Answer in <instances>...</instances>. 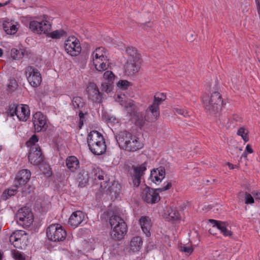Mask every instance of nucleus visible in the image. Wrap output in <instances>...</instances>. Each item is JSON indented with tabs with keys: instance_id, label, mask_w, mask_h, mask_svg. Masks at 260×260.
<instances>
[{
	"instance_id": "obj_60",
	"label": "nucleus",
	"mask_w": 260,
	"mask_h": 260,
	"mask_svg": "<svg viewBox=\"0 0 260 260\" xmlns=\"http://www.w3.org/2000/svg\"><path fill=\"white\" fill-rule=\"evenodd\" d=\"M10 86H11L10 84H9L8 85V90L10 91H12L14 90L13 89H10Z\"/></svg>"
},
{
	"instance_id": "obj_14",
	"label": "nucleus",
	"mask_w": 260,
	"mask_h": 260,
	"mask_svg": "<svg viewBox=\"0 0 260 260\" xmlns=\"http://www.w3.org/2000/svg\"><path fill=\"white\" fill-rule=\"evenodd\" d=\"M29 161L34 165H38L43 160L40 147L38 145L31 146L28 155Z\"/></svg>"
},
{
	"instance_id": "obj_12",
	"label": "nucleus",
	"mask_w": 260,
	"mask_h": 260,
	"mask_svg": "<svg viewBox=\"0 0 260 260\" xmlns=\"http://www.w3.org/2000/svg\"><path fill=\"white\" fill-rule=\"evenodd\" d=\"M32 122L36 132H44L47 128L46 117L40 112L33 115Z\"/></svg>"
},
{
	"instance_id": "obj_37",
	"label": "nucleus",
	"mask_w": 260,
	"mask_h": 260,
	"mask_svg": "<svg viewBox=\"0 0 260 260\" xmlns=\"http://www.w3.org/2000/svg\"><path fill=\"white\" fill-rule=\"evenodd\" d=\"M169 217L174 220H177L180 217V214L178 210L175 208H170L168 211Z\"/></svg>"
},
{
	"instance_id": "obj_10",
	"label": "nucleus",
	"mask_w": 260,
	"mask_h": 260,
	"mask_svg": "<svg viewBox=\"0 0 260 260\" xmlns=\"http://www.w3.org/2000/svg\"><path fill=\"white\" fill-rule=\"evenodd\" d=\"M64 49L67 53L72 56H77L81 51L80 42L74 37H69L65 41Z\"/></svg>"
},
{
	"instance_id": "obj_57",
	"label": "nucleus",
	"mask_w": 260,
	"mask_h": 260,
	"mask_svg": "<svg viewBox=\"0 0 260 260\" xmlns=\"http://www.w3.org/2000/svg\"><path fill=\"white\" fill-rule=\"evenodd\" d=\"M227 165L228 166L230 169H234L235 167H236V166H234L230 162H228Z\"/></svg>"
},
{
	"instance_id": "obj_29",
	"label": "nucleus",
	"mask_w": 260,
	"mask_h": 260,
	"mask_svg": "<svg viewBox=\"0 0 260 260\" xmlns=\"http://www.w3.org/2000/svg\"><path fill=\"white\" fill-rule=\"evenodd\" d=\"M3 29L8 35L15 34L18 30L17 24L12 22L4 21L3 23Z\"/></svg>"
},
{
	"instance_id": "obj_11",
	"label": "nucleus",
	"mask_w": 260,
	"mask_h": 260,
	"mask_svg": "<svg viewBox=\"0 0 260 260\" xmlns=\"http://www.w3.org/2000/svg\"><path fill=\"white\" fill-rule=\"evenodd\" d=\"M29 28L35 33L38 34L48 33L51 29V24L47 20L41 21H31L29 23Z\"/></svg>"
},
{
	"instance_id": "obj_39",
	"label": "nucleus",
	"mask_w": 260,
	"mask_h": 260,
	"mask_svg": "<svg viewBox=\"0 0 260 260\" xmlns=\"http://www.w3.org/2000/svg\"><path fill=\"white\" fill-rule=\"evenodd\" d=\"M12 255L15 260H25L24 254L19 251L14 250L12 252Z\"/></svg>"
},
{
	"instance_id": "obj_21",
	"label": "nucleus",
	"mask_w": 260,
	"mask_h": 260,
	"mask_svg": "<svg viewBox=\"0 0 260 260\" xmlns=\"http://www.w3.org/2000/svg\"><path fill=\"white\" fill-rule=\"evenodd\" d=\"M16 116L20 121H26L30 116V110L27 105H19Z\"/></svg>"
},
{
	"instance_id": "obj_38",
	"label": "nucleus",
	"mask_w": 260,
	"mask_h": 260,
	"mask_svg": "<svg viewBox=\"0 0 260 260\" xmlns=\"http://www.w3.org/2000/svg\"><path fill=\"white\" fill-rule=\"evenodd\" d=\"M101 90L102 91H105L107 93L110 92L112 90V83L108 82L102 83L101 85Z\"/></svg>"
},
{
	"instance_id": "obj_33",
	"label": "nucleus",
	"mask_w": 260,
	"mask_h": 260,
	"mask_svg": "<svg viewBox=\"0 0 260 260\" xmlns=\"http://www.w3.org/2000/svg\"><path fill=\"white\" fill-rule=\"evenodd\" d=\"M104 48L100 47L96 48L95 51L93 52V61L95 60L96 63H98V59L104 58V61H107L106 57H105L103 54Z\"/></svg>"
},
{
	"instance_id": "obj_42",
	"label": "nucleus",
	"mask_w": 260,
	"mask_h": 260,
	"mask_svg": "<svg viewBox=\"0 0 260 260\" xmlns=\"http://www.w3.org/2000/svg\"><path fill=\"white\" fill-rule=\"evenodd\" d=\"M103 77L105 79L108 80L107 82L112 83L114 75L111 71H107L104 73Z\"/></svg>"
},
{
	"instance_id": "obj_20",
	"label": "nucleus",
	"mask_w": 260,
	"mask_h": 260,
	"mask_svg": "<svg viewBox=\"0 0 260 260\" xmlns=\"http://www.w3.org/2000/svg\"><path fill=\"white\" fill-rule=\"evenodd\" d=\"M140 60L139 62L127 60L125 66V73L128 76L134 75L139 72L140 66Z\"/></svg>"
},
{
	"instance_id": "obj_5",
	"label": "nucleus",
	"mask_w": 260,
	"mask_h": 260,
	"mask_svg": "<svg viewBox=\"0 0 260 260\" xmlns=\"http://www.w3.org/2000/svg\"><path fill=\"white\" fill-rule=\"evenodd\" d=\"M172 183L168 182L167 185L162 188L153 189L147 186H145L142 190L141 197L143 200L148 204H154L160 200L159 192H161L169 189L172 187Z\"/></svg>"
},
{
	"instance_id": "obj_44",
	"label": "nucleus",
	"mask_w": 260,
	"mask_h": 260,
	"mask_svg": "<svg viewBox=\"0 0 260 260\" xmlns=\"http://www.w3.org/2000/svg\"><path fill=\"white\" fill-rule=\"evenodd\" d=\"M150 178L152 181L156 184L160 182L163 179H160V178L157 176V173H156V172L153 171H151V172Z\"/></svg>"
},
{
	"instance_id": "obj_30",
	"label": "nucleus",
	"mask_w": 260,
	"mask_h": 260,
	"mask_svg": "<svg viewBox=\"0 0 260 260\" xmlns=\"http://www.w3.org/2000/svg\"><path fill=\"white\" fill-rule=\"evenodd\" d=\"M143 244V241L140 237L133 238L130 243V249L134 252L140 250Z\"/></svg>"
},
{
	"instance_id": "obj_25",
	"label": "nucleus",
	"mask_w": 260,
	"mask_h": 260,
	"mask_svg": "<svg viewBox=\"0 0 260 260\" xmlns=\"http://www.w3.org/2000/svg\"><path fill=\"white\" fill-rule=\"evenodd\" d=\"M66 166L72 172H74L79 168V161L75 156H68L66 160Z\"/></svg>"
},
{
	"instance_id": "obj_34",
	"label": "nucleus",
	"mask_w": 260,
	"mask_h": 260,
	"mask_svg": "<svg viewBox=\"0 0 260 260\" xmlns=\"http://www.w3.org/2000/svg\"><path fill=\"white\" fill-rule=\"evenodd\" d=\"M19 187H16L15 185V183H14V185L13 188H9L8 190H6L3 193L2 196V198L4 200H7L9 198L14 196L17 191V188Z\"/></svg>"
},
{
	"instance_id": "obj_3",
	"label": "nucleus",
	"mask_w": 260,
	"mask_h": 260,
	"mask_svg": "<svg viewBox=\"0 0 260 260\" xmlns=\"http://www.w3.org/2000/svg\"><path fill=\"white\" fill-rule=\"evenodd\" d=\"M87 143L90 151L94 155H101L106 150V145L103 135L96 131L90 132L87 137Z\"/></svg>"
},
{
	"instance_id": "obj_23",
	"label": "nucleus",
	"mask_w": 260,
	"mask_h": 260,
	"mask_svg": "<svg viewBox=\"0 0 260 260\" xmlns=\"http://www.w3.org/2000/svg\"><path fill=\"white\" fill-rule=\"evenodd\" d=\"M210 222L213 224V228L216 227L225 236H231L232 232L226 229V223L214 219H209Z\"/></svg>"
},
{
	"instance_id": "obj_13",
	"label": "nucleus",
	"mask_w": 260,
	"mask_h": 260,
	"mask_svg": "<svg viewBox=\"0 0 260 260\" xmlns=\"http://www.w3.org/2000/svg\"><path fill=\"white\" fill-rule=\"evenodd\" d=\"M147 162H144L141 165L133 166V171L130 172L134 186L138 187L141 183V177L144 175L146 170Z\"/></svg>"
},
{
	"instance_id": "obj_26",
	"label": "nucleus",
	"mask_w": 260,
	"mask_h": 260,
	"mask_svg": "<svg viewBox=\"0 0 260 260\" xmlns=\"http://www.w3.org/2000/svg\"><path fill=\"white\" fill-rule=\"evenodd\" d=\"M90 179L92 180H102L104 179L103 172L99 168H94L92 166L88 168Z\"/></svg>"
},
{
	"instance_id": "obj_47",
	"label": "nucleus",
	"mask_w": 260,
	"mask_h": 260,
	"mask_svg": "<svg viewBox=\"0 0 260 260\" xmlns=\"http://www.w3.org/2000/svg\"><path fill=\"white\" fill-rule=\"evenodd\" d=\"M38 141V138L37 136L35 135H32L29 139V140L26 142V144L28 146L36 145L35 143Z\"/></svg>"
},
{
	"instance_id": "obj_55",
	"label": "nucleus",
	"mask_w": 260,
	"mask_h": 260,
	"mask_svg": "<svg viewBox=\"0 0 260 260\" xmlns=\"http://www.w3.org/2000/svg\"><path fill=\"white\" fill-rule=\"evenodd\" d=\"M114 185H113L112 186L109 187V191L111 193H112L113 192H114V194L115 195L116 194L118 193V189H114Z\"/></svg>"
},
{
	"instance_id": "obj_45",
	"label": "nucleus",
	"mask_w": 260,
	"mask_h": 260,
	"mask_svg": "<svg viewBox=\"0 0 260 260\" xmlns=\"http://www.w3.org/2000/svg\"><path fill=\"white\" fill-rule=\"evenodd\" d=\"M180 251L190 254L193 251V248L190 246H186L185 245H181L179 247Z\"/></svg>"
},
{
	"instance_id": "obj_56",
	"label": "nucleus",
	"mask_w": 260,
	"mask_h": 260,
	"mask_svg": "<svg viewBox=\"0 0 260 260\" xmlns=\"http://www.w3.org/2000/svg\"><path fill=\"white\" fill-rule=\"evenodd\" d=\"M245 151L248 153H253V151L251 147V146L249 144H247L246 147V150Z\"/></svg>"
},
{
	"instance_id": "obj_58",
	"label": "nucleus",
	"mask_w": 260,
	"mask_h": 260,
	"mask_svg": "<svg viewBox=\"0 0 260 260\" xmlns=\"http://www.w3.org/2000/svg\"><path fill=\"white\" fill-rule=\"evenodd\" d=\"M83 124V119L80 120L79 121V127L81 128L82 125Z\"/></svg>"
},
{
	"instance_id": "obj_59",
	"label": "nucleus",
	"mask_w": 260,
	"mask_h": 260,
	"mask_svg": "<svg viewBox=\"0 0 260 260\" xmlns=\"http://www.w3.org/2000/svg\"><path fill=\"white\" fill-rule=\"evenodd\" d=\"M247 152H246L245 151V152L242 154L241 157V158L242 157H247Z\"/></svg>"
},
{
	"instance_id": "obj_49",
	"label": "nucleus",
	"mask_w": 260,
	"mask_h": 260,
	"mask_svg": "<svg viewBox=\"0 0 260 260\" xmlns=\"http://www.w3.org/2000/svg\"><path fill=\"white\" fill-rule=\"evenodd\" d=\"M162 102H164L163 100H161V99H160L159 98L154 95V100L152 103L153 104L155 105H157L158 107H159V105L162 103Z\"/></svg>"
},
{
	"instance_id": "obj_63",
	"label": "nucleus",
	"mask_w": 260,
	"mask_h": 260,
	"mask_svg": "<svg viewBox=\"0 0 260 260\" xmlns=\"http://www.w3.org/2000/svg\"><path fill=\"white\" fill-rule=\"evenodd\" d=\"M209 232H210V234H214L213 233H212V229H210L209 230Z\"/></svg>"
},
{
	"instance_id": "obj_19",
	"label": "nucleus",
	"mask_w": 260,
	"mask_h": 260,
	"mask_svg": "<svg viewBox=\"0 0 260 260\" xmlns=\"http://www.w3.org/2000/svg\"><path fill=\"white\" fill-rule=\"evenodd\" d=\"M129 114L136 126L140 128L144 126L145 121H147L145 119V116H144L143 114L139 112L138 109L133 111H129Z\"/></svg>"
},
{
	"instance_id": "obj_4",
	"label": "nucleus",
	"mask_w": 260,
	"mask_h": 260,
	"mask_svg": "<svg viewBox=\"0 0 260 260\" xmlns=\"http://www.w3.org/2000/svg\"><path fill=\"white\" fill-rule=\"evenodd\" d=\"M202 103L206 112L210 114H215L221 109L223 101L219 92L214 91L211 95H204L202 99Z\"/></svg>"
},
{
	"instance_id": "obj_40",
	"label": "nucleus",
	"mask_w": 260,
	"mask_h": 260,
	"mask_svg": "<svg viewBox=\"0 0 260 260\" xmlns=\"http://www.w3.org/2000/svg\"><path fill=\"white\" fill-rule=\"evenodd\" d=\"M19 105L13 104L9 106L8 110V114L10 116L16 115L18 109Z\"/></svg>"
},
{
	"instance_id": "obj_46",
	"label": "nucleus",
	"mask_w": 260,
	"mask_h": 260,
	"mask_svg": "<svg viewBox=\"0 0 260 260\" xmlns=\"http://www.w3.org/2000/svg\"><path fill=\"white\" fill-rule=\"evenodd\" d=\"M20 50H17L15 48H13L11 51V55L14 59H20Z\"/></svg>"
},
{
	"instance_id": "obj_62",
	"label": "nucleus",
	"mask_w": 260,
	"mask_h": 260,
	"mask_svg": "<svg viewBox=\"0 0 260 260\" xmlns=\"http://www.w3.org/2000/svg\"><path fill=\"white\" fill-rule=\"evenodd\" d=\"M7 5V3H5V4H2V3H0V7H3V6H5V5Z\"/></svg>"
},
{
	"instance_id": "obj_7",
	"label": "nucleus",
	"mask_w": 260,
	"mask_h": 260,
	"mask_svg": "<svg viewBox=\"0 0 260 260\" xmlns=\"http://www.w3.org/2000/svg\"><path fill=\"white\" fill-rule=\"evenodd\" d=\"M28 236L23 230H16L13 232L9 237L10 242L18 249H22L27 246Z\"/></svg>"
},
{
	"instance_id": "obj_6",
	"label": "nucleus",
	"mask_w": 260,
	"mask_h": 260,
	"mask_svg": "<svg viewBox=\"0 0 260 260\" xmlns=\"http://www.w3.org/2000/svg\"><path fill=\"white\" fill-rule=\"evenodd\" d=\"M46 235L50 241L59 242L66 239L67 233L61 225L52 224L47 228Z\"/></svg>"
},
{
	"instance_id": "obj_52",
	"label": "nucleus",
	"mask_w": 260,
	"mask_h": 260,
	"mask_svg": "<svg viewBox=\"0 0 260 260\" xmlns=\"http://www.w3.org/2000/svg\"><path fill=\"white\" fill-rule=\"evenodd\" d=\"M19 52L20 55V58L24 56H28V52L25 49H20Z\"/></svg>"
},
{
	"instance_id": "obj_18",
	"label": "nucleus",
	"mask_w": 260,
	"mask_h": 260,
	"mask_svg": "<svg viewBox=\"0 0 260 260\" xmlns=\"http://www.w3.org/2000/svg\"><path fill=\"white\" fill-rule=\"evenodd\" d=\"M84 219V213L81 211H76L74 212L70 216L68 223L71 226L76 228L82 223Z\"/></svg>"
},
{
	"instance_id": "obj_2",
	"label": "nucleus",
	"mask_w": 260,
	"mask_h": 260,
	"mask_svg": "<svg viewBox=\"0 0 260 260\" xmlns=\"http://www.w3.org/2000/svg\"><path fill=\"white\" fill-rule=\"evenodd\" d=\"M111 226L110 237L114 240L119 241L124 238L127 230L124 220L119 216L113 215L109 218Z\"/></svg>"
},
{
	"instance_id": "obj_8",
	"label": "nucleus",
	"mask_w": 260,
	"mask_h": 260,
	"mask_svg": "<svg viewBox=\"0 0 260 260\" xmlns=\"http://www.w3.org/2000/svg\"><path fill=\"white\" fill-rule=\"evenodd\" d=\"M16 217L19 224L24 228L29 227L34 221V217L31 210L26 207L19 209Z\"/></svg>"
},
{
	"instance_id": "obj_27",
	"label": "nucleus",
	"mask_w": 260,
	"mask_h": 260,
	"mask_svg": "<svg viewBox=\"0 0 260 260\" xmlns=\"http://www.w3.org/2000/svg\"><path fill=\"white\" fill-rule=\"evenodd\" d=\"M125 52L128 56L127 60H133V61L139 62L141 57L139 54L138 53L137 49L133 47L126 48Z\"/></svg>"
},
{
	"instance_id": "obj_48",
	"label": "nucleus",
	"mask_w": 260,
	"mask_h": 260,
	"mask_svg": "<svg viewBox=\"0 0 260 260\" xmlns=\"http://www.w3.org/2000/svg\"><path fill=\"white\" fill-rule=\"evenodd\" d=\"M245 203L246 204H252L254 203V199L251 196V195L248 192H247L246 194V196L245 197Z\"/></svg>"
},
{
	"instance_id": "obj_43",
	"label": "nucleus",
	"mask_w": 260,
	"mask_h": 260,
	"mask_svg": "<svg viewBox=\"0 0 260 260\" xmlns=\"http://www.w3.org/2000/svg\"><path fill=\"white\" fill-rule=\"evenodd\" d=\"M153 172H156L157 173V176H159L160 179H164L165 176V169L163 167H159L156 170H153Z\"/></svg>"
},
{
	"instance_id": "obj_51",
	"label": "nucleus",
	"mask_w": 260,
	"mask_h": 260,
	"mask_svg": "<svg viewBox=\"0 0 260 260\" xmlns=\"http://www.w3.org/2000/svg\"><path fill=\"white\" fill-rule=\"evenodd\" d=\"M246 193L247 192L240 191L237 194V198L239 199V200L243 201V199H245Z\"/></svg>"
},
{
	"instance_id": "obj_24",
	"label": "nucleus",
	"mask_w": 260,
	"mask_h": 260,
	"mask_svg": "<svg viewBox=\"0 0 260 260\" xmlns=\"http://www.w3.org/2000/svg\"><path fill=\"white\" fill-rule=\"evenodd\" d=\"M124 95H123V97L121 95H118L116 99V101L118 102H120V104L127 109L128 113L129 111H133L138 109L137 107L135 105L134 102L132 100H127L126 101H123V99Z\"/></svg>"
},
{
	"instance_id": "obj_32",
	"label": "nucleus",
	"mask_w": 260,
	"mask_h": 260,
	"mask_svg": "<svg viewBox=\"0 0 260 260\" xmlns=\"http://www.w3.org/2000/svg\"><path fill=\"white\" fill-rule=\"evenodd\" d=\"M108 60L104 61V58L98 59V63H96L95 60L93 61V64L96 70L99 72H102L108 68Z\"/></svg>"
},
{
	"instance_id": "obj_16",
	"label": "nucleus",
	"mask_w": 260,
	"mask_h": 260,
	"mask_svg": "<svg viewBox=\"0 0 260 260\" xmlns=\"http://www.w3.org/2000/svg\"><path fill=\"white\" fill-rule=\"evenodd\" d=\"M31 173L27 169L20 170L17 173L14 180L16 187L24 185L30 179Z\"/></svg>"
},
{
	"instance_id": "obj_41",
	"label": "nucleus",
	"mask_w": 260,
	"mask_h": 260,
	"mask_svg": "<svg viewBox=\"0 0 260 260\" xmlns=\"http://www.w3.org/2000/svg\"><path fill=\"white\" fill-rule=\"evenodd\" d=\"M117 86L121 89L125 90L130 86L131 83L127 80H120L117 84Z\"/></svg>"
},
{
	"instance_id": "obj_1",
	"label": "nucleus",
	"mask_w": 260,
	"mask_h": 260,
	"mask_svg": "<svg viewBox=\"0 0 260 260\" xmlns=\"http://www.w3.org/2000/svg\"><path fill=\"white\" fill-rule=\"evenodd\" d=\"M116 139L119 146L127 151L135 152L144 146L139 138L126 131L120 132Z\"/></svg>"
},
{
	"instance_id": "obj_64",
	"label": "nucleus",
	"mask_w": 260,
	"mask_h": 260,
	"mask_svg": "<svg viewBox=\"0 0 260 260\" xmlns=\"http://www.w3.org/2000/svg\"><path fill=\"white\" fill-rule=\"evenodd\" d=\"M239 150H240V151H242V148H239Z\"/></svg>"
},
{
	"instance_id": "obj_50",
	"label": "nucleus",
	"mask_w": 260,
	"mask_h": 260,
	"mask_svg": "<svg viewBox=\"0 0 260 260\" xmlns=\"http://www.w3.org/2000/svg\"><path fill=\"white\" fill-rule=\"evenodd\" d=\"M174 111L176 113L183 115L184 116H185L187 114V112L186 111L181 109L176 108L174 109Z\"/></svg>"
},
{
	"instance_id": "obj_36",
	"label": "nucleus",
	"mask_w": 260,
	"mask_h": 260,
	"mask_svg": "<svg viewBox=\"0 0 260 260\" xmlns=\"http://www.w3.org/2000/svg\"><path fill=\"white\" fill-rule=\"evenodd\" d=\"M248 134V131L243 127L239 128L237 131V135L240 136L245 142L249 141Z\"/></svg>"
},
{
	"instance_id": "obj_35",
	"label": "nucleus",
	"mask_w": 260,
	"mask_h": 260,
	"mask_svg": "<svg viewBox=\"0 0 260 260\" xmlns=\"http://www.w3.org/2000/svg\"><path fill=\"white\" fill-rule=\"evenodd\" d=\"M48 36L52 39H59L66 36V32L63 29L56 30L49 33Z\"/></svg>"
},
{
	"instance_id": "obj_53",
	"label": "nucleus",
	"mask_w": 260,
	"mask_h": 260,
	"mask_svg": "<svg viewBox=\"0 0 260 260\" xmlns=\"http://www.w3.org/2000/svg\"><path fill=\"white\" fill-rule=\"evenodd\" d=\"M156 96L159 98L164 101L166 99V95L164 93H157L155 94Z\"/></svg>"
},
{
	"instance_id": "obj_28",
	"label": "nucleus",
	"mask_w": 260,
	"mask_h": 260,
	"mask_svg": "<svg viewBox=\"0 0 260 260\" xmlns=\"http://www.w3.org/2000/svg\"><path fill=\"white\" fill-rule=\"evenodd\" d=\"M72 103L74 109L75 110H84L86 106V101L83 98L79 96L73 97Z\"/></svg>"
},
{
	"instance_id": "obj_22",
	"label": "nucleus",
	"mask_w": 260,
	"mask_h": 260,
	"mask_svg": "<svg viewBox=\"0 0 260 260\" xmlns=\"http://www.w3.org/2000/svg\"><path fill=\"white\" fill-rule=\"evenodd\" d=\"M142 230L147 237L150 236V230L151 227V222L148 216H142L139 219Z\"/></svg>"
},
{
	"instance_id": "obj_61",
	"label": "nucleus",
	"mask_w": 260,
	"mask_h": 260,
	"mask_svg": "<svg viewBox=\"0 0 260 260\" xmlns=\"http://www.w3.org/2000/svg\"><path fill=\"white\" fill-rule=\"evenodd\" d=\"M3 54V51L1 48H0V57H1L2 56Z\"/></svg>"
},
{
	"instance_id": "obj_17",
	"label": "nucleus",
	"mask_w": 260,
	"mask_h": 260,
	"mask_svg": "<svg viewBox=\"0 0 260 260\" xmlns=\"http://www.w3.org/2000/svg\"><path fill=\"white\" fill-rule=\"evenodd\" d=\"M159 116V107L153 104L150 105L145 112V119L147 121H155Z\"/></svg>"
},
{
	"instance_id": "obj_9",
	"label": "nucleus",
	"mask_w": 260,
	"mask_h": 260,
	"mask_svg": "<svg viewBox=\"0 0 260 260\" xmlns=\"http://www.w3.org/2000/svg\"><path fill=\"white\" fill-rule=\"evenodd\" d=\"M25 75L30 85L34 87L39 86L42 82V76L40 72L32 66H28L25 69Z\"/></svg>"
},
{
	"instance_id": "obj_54",
	"label": "nucleus",
	"mask_w": 260,
	"mask_h": 260,
	"mask_svg": "<svg viewBox=\"0 0 260 260\" xmlns=\"http://www.w3.org/2000/svg\"><path fill=\"white\" fill-rule=\"evenodd\" d=\"M87 114V112H83V110H79V116L80 120L84 119V116Z\"/></svg>"
},
{
	"instance_id": "obj_15",
	"label": "nucleus",
	"mask_w": 260,
	"mask_h": 260,
	"mask_svg": "<svg viewBox=\"0 0 260 260\" xmlns=\"http://www.w3.org/2000/svg\"><path fill=\"white\" fill-rule=\"evenodd\" d=\"M88 99L94 102L100 103L102 100V94L100 92L97 85L94 83H90L87 87Z\"/></svg>"
},
{
	"instance_id": "obj_31",
	"label": "nucleus",
	"mask_w": 260,
	"mask_h": 260,
	"mask_svg": "<svg viewBox=\"0 0 260 260\" xmlns=\"http://www.w3.org/2000/svg\"><path fill=\"white\" fill-rule=\"evenodd\" d=\"M88 168L87 170H83L79 174V185L81 187L85 186L90 179Z\"/></svg>"
}]
</instances>
